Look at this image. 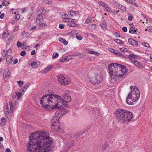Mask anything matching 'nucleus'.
I'll use <instances>...</instances> for the list:
<instances>
[{
    "instance_id": "c9c22d12",
    "label": "nucleus",
    "mask_w": 152,
    "mask_h": 152,
    "mask_svg": "<svg viewBox=\"0 0 152 152\" xmlns=\"http://www.w3.org/2000/svg\"><path fill=\"white\" fill-rule=\"evenodd\" d=\"M68 26L69 27H77L78 26L77 24L73 23L68 24Z\"/></svg>"
},
{
    "instance_id": "dca6fc26",
    "label": "nucleus",
    "mask_w": 152,
    "mask_h": 152,
    "mask_svg": "<svg viewBox=\"0 0 152 152\" xmlns=\"http://www.w3.org/2000/svg\"><path fill=\"white\" fill-rule=\"evenodd\" d=\"M128 42L132 45L136 46H137L138 45V42L132 38L129 39H128Z\"/></svg>"
},
{
    "instance_id": "49530a36",
    "label": "nucleus",
    "mask_w": 152,
    "mask_h": 152,
    "mask_svg": "<svg viewBox=\"0 0 152 152\" xmlns=\"http://www.w3.org/2000/svg\"><path fill=\"white\" fill-rule=\"evenodd\" d=\"M145 31H148L152 32V26H148L147 28L145 30Z\"/></svg>"
},
{
    "instance_id": "69168bd1",
    "label": "nucleus",
    "mask_w": 152,
    "mask_h": 152,
    "mask_svg": "<svg viewBox=\"0 0 152 152\" xmlns=\"http://www.w3.org/2000/svg\"><path fill=\"white\" fill-rule=\"evenodd\" d=\"M30 85L29 84H28L25 85L23 87L26 90L27 88L30 86Z\"/></svg>"
},
{
    "instance_id": "2eb2a0df",
    "label": "nucleus",
    "mask_w": 152,
    "mask_h": 152,
    "mask_svg": "<svg viewBox=\"0 0 152 152\" xmlns=\"http://www.w3.org/2000/svg\"><path fill=\"white\" fill-rule=\"evenodd\" d=\"M109 50L116 55L119 56H123V55H122L120 52L117 51L114 49L112 48H110L109 49Z\"/></svg>"
},
{
    "instance_id": "13d9d810",
    "label": "nucleus",
    "mask_w": 152,
    "mask_h": 152,
    "mask_svg": "<svg viewBox=\"0 0 152 152\" xmlns=\"http://www.w3.org/2000/svg\"><path fill=\"white\" fill-rule=\"evenodd\" d=\"M142 44L144 46L146 47H149V45L147 43L143 42L142 43Z\"/></svg>"
},
{
    "instance_id": "f704fd0d",
    "label": "nucleus",
    "mask_w": 152,
    "mask_h": 152,
    "mask_svg": "<svg viewBox=\"0 0 152 152\" xmlns=\"http://www.w3.org/2000/svg\"><path fill=\"white\" fill-rule=\"evenodd\" d=\"M66 21L68 22H76L77 20H73L71 18H67Z\"/></svg>"
},
{
    "instance_id": "39448f33",
    "label": "nucleus",
    "mask_w": 152,
    "mask_h": 152,
    "mask_svg": "<svg viewBox=\"0 0 152 152\" xmlns=\"http://www.w3.org/2000/svg\"><path fill=\"white\" fill-rule=\"evenodd\" d=\"M131 92L129 93L126 99V102L129 105L134 104V102L137 101L140 96V93L139 90L135 86H130Z\"/></svg>"
},
{
    "instance_id": "680f3d73",
    "label": "nucleus",
    "mask_w": 152,
    "mask_h": 152,
    "mask_svg": "<svg viewBox=\"0 0 152 152\" xmlns=\"http://www.w3.org/2000/svg\"><path fill=\"white\" fill-rule=\"evenodd\" d=\"M17 46L18 47H21L22 46V43L18 41L17 42Z\"/></svg>"
},
{
    "instance_id": "0eeeda50",
    "label": "nucleus",
    "mask_w": 152,
    "mask_h": 152,
    "mask_svg": "<svg viewBox=\"0 0 152 152\" xmlns=\"http://www.w3.org/2000/svg\"><path fill=\"white\" fill-rule=\"evenodd\" d=\"M70 93V91H65L64 92L62 96V98L59 96L61 98V100L59 101H57V103H61V105L59 107V108H60L61 107H63L64 105V102H69L71 101V97L69 95V93Z\"/></svg>"
},
{
    "instance_id": "423d86ee",
    "label": "nucleus",
    "mask_w": 152,
    "mask_h": 152,
    "mask_svg": "<svg viewBox=\"0 0 152 152\" xmlns=\"http://www.w3.org/2000/svg\"><path fill=\"white\" fill-rule=\"evenodd\" d=\"M70 93V91H65L64 92L62 96V98L59 96L61 98V100L59 101H57V103H61V105L59 107V108H60L61 107H63L64 105V102H69L71 101V97L69 95V93Z\"/></svg>"
},
{
    "instance_id": "bb28decb",
    "label": "nucleus",
    "mask_w": 152,
    "mask_h": 152,
    "mask_svg": "<svg viewBox=\"0 0 152 152\" xmlns=\"http://www.w3.org/2000/svg\"><path fill=\"white\" fill-rule=\"evenodd\" d=\"M46 12V9H44L43 8H42L40 9H39L38 11V13H40L41 14H44Z\"/></svg>"
},
{
    "instance_id": "c756f323",
    "label": "nucleus",
    "mask_w": 152,
    "mask_h": 152,
    "mask_svg": "<svg viewBox=\"0 0 152 152\" xmlns=\"http://www.w3.org/2000/svg\"><path fill=\"white\" fill-rule=\"evenodd\" d=\"M75 12L72 10H71L68 12V15L71 17L75 15Z\"/></svg>"
},
{
    "instance_id": "8fccbe9b",
    "label": "nucleus",
    "mask_w": 152,
    "mask_h": 152,
    "mask_svg": "<svg viewBox=\"0 0 152 152\" xmlns=\"http://www.w3.org/2000/svg\"><path fill=\"white\" fill-rule=\"evenodd\" d=\"M18 84L19 86L21 87L23 86L24 82L23 81L20 80L18 81Z\"/></svg>"
},
{
    "instance_id": "09e8293b",
    "label": "nucleus",
    "mask_w": 152,
    "mask_h": 152,
    "mask_svg": "<svg viewBox=\"0 0 152 152\" xmlns=\"http://www.w3.org/2000/svg\"><path fill=\"white\" fill-rule=\"evenodd\" d=\"M91 19L90 17H88V18L86 20L85 22L86 23H89L91 21Z\"/></svg>"
},
{
    "instance_id": "c03bdc74",
    "label": "nucleus",
    "mask_w": 152,
    "mask_h": 152,
    "mask_svg": "<svg viewBox=\"0 0 152 152\" xmlns=\"http://www.w3.org/2000/svg\"><path fill=\"white\" fill-rule=\"evenodd\" d=\"M81 135V134L79 132L73 135L72 136L73 137H79Z\"/></svg>"
},
{
    "instance_id": "37998d69",
    "label": "nucleus",
    "mask_w": 152,
    "mask_h": 152,
    "mask_svg": "<svg viewBox=\"0 0 152 152\" xmlns=\"http://www.w3.org/2000/svg\"><path fill=\"white\" fill-rule=\"evenodd\" d=\"M10 109L12 111H13V105L12 101H10L9 102Z\"/></svg>"
},
{
    "instance_id": "6e6d98bb",
    "label": "nucleus",
    "mask_w": 152,
    "mask_h": 152,
    "mask_svg": "<svg viewBox=\"0 0 152 152\" xmlns=\"http://www.w3.org/2000/svg\"><path fill=\"white\" fill-rule=\"evenodd\" d=\"M26 54V53L25 51H22L20 53V55L21 56H24Z\"/></svg>"
},
{
    "instance_id": "9b49d317",
    "label": "nucleus",
    "mask_w": 152,
    "mask_h": 152,
    "mask_svg": "<svg viewBox=\"0 0 152 152\" xmlns=\"http://www.w3.org/2000/svg\"><path fill=\"white\" fill-rule=\"evenodd\" d=\"M3 77L4 80L9 78L10 76V72L8 69H5L3 73Z\"/></svg>"
},
{
    "instance_id": "3c124183",
    "label": "nucleus",
    "mask_w": 152,
    "mask_h": 152,
    "mask_svg": "<svg viewBox=\"0 0 152 152\" xmlns=\"http://www.w3.org/2000/svg\"><path fill=\"white\" fill-rule=\"evenodd\" d=\"M120 50L121 51L123 52H126L127 51V49L125 48H120Z\"/></svg>"
},
{
    "instance_id": "393cba45",
    "label": "nucleus",
    "mask_w": 152,
    "mask_h": 152,
    "mask_svg": "<svg viewBox=\"0 0 152 152\" xmlns=\"http://www.w3.org/2000/svg\"><path fill=\"white\" fill-rule=\"evenodd\" d=\"M6 109L4 111V113L5 114V115L6 117H7V118H9L10 116H9V112L8 111V110H9V107L8 106H6Z\"/></svg>"
},
{
    "instance_id": "338daca9",
    "label": "nucleus",
    "mask_w": 152,
    "mask_h": 152,
    "mask_svg": "<svg viewBox=\"0 0 152 152\" xmlns=\"http://www.w3.org/2000/svg\"><path fill=\"white\" fill-rule=\"evenodd\" d=\"M59 27L61 29H63L64 28V26L63 24H59Z\"/></svg>"
},
{
    "instance_id": "f03ea898",
    "label": "nucleus",
    "mask_w": 152,
    "mask_h": 152,
    "mask_svg": "<svg viewBox=\"0 0 152 152\" xmlns=\"http://www.w3.org/2000/svg\"><path fill=\"white\" fill-rule=\"evenodd\" d=\"M59 96L57 95L47 94L45 95L40 99L41 105L45 109L49 107L52 108H59L61 105V103H57V101L61 100Z\"/></svg>"
},
{
    "instance_id": "0e129e2a",
    "label": "nucleus",
    "mask_w": 152,
    "mask_h": 152,
    "mask_svg": "<svg viewBox=\"0 0 152 152\" xmlns=\"http://www.w3.org/2000/svg\"><path fill=\"white\" fill-rule=\"evenodd\" d=\"M122 30L124 32H127V29L126 27H124L122 28Z\"/></svg>"
},
{
    "instance_id": "5701e85b",
    "label": "nucleus",
    "mask_w": 152,
    "mask_h": 152,
    "mask_svg": "<svg viewBox=\"0 0 152 152\" xmlns=\"http://www.w3.org/2000/svg\"><path fill=\"white\" fill-rule=\"evenodd\" d=\"M52 66H48L44 69L43 72V73H47L49 71L50 69H52Z\"/></svg>"
},
{
    "instance_id": "f8f14e48",
    "label": "nucleus",
    "mask_w": 152,
    "mask_h": 152,
    "mask_svg": "<svg viewBox=\"0 0 152 152\" xmlns=\"http://www.w3.org/2000/svg\"><path fill=\"white\" fill-rule=\"evenodd\" d=\"M64 147L67 150L70 148L73 145V142L72 141H68L64 143Z\"/></svg>"
},
{
    "instance_id": "473e14b6",
    "label": "nucleus",
    "mask_w": 152,
    "mask_h": 152,
    "mask_svg": "<svg viewBox=\"0 0 152 152\" xmlns=\"http://www.w3.org/2000/svg\"><path fill=\"white\" fill-rule=\"evenodd\" d=\"M61 112V113H62L63 115L64 114H66V113L68 112V110L66 109H64L63 108H62V109L60 110Z\"/></svg>"
},
{
    "instance_id": "72a5a7b5",
    "label": "nucleus",
    "mask_w": 152,
    "mask_h": 152,
    "mask_svg": "<svg viewBox=\"0 0 152 152\" xmlns=\"http://www.w3.org/2000/svg\"><path fill=\"white\" fill-rule=\"evenodd\" d=\"M100 26L104 30H105L107 28L106 25L104 23H102L100 24Z\"/></svg>"
},
{
    "instance_id": "5fc2aeb1",
    "label": "nucleus",
    "mask_w": 152,
    "mask_h": 152,
    "mask_svg": "<svg viewBox=\"0 0 152 152\" xmlns=\"http://www.w3.org/2000/svg\"><path fill=\"white\" fill-rule=\"evenodd\" d=\"M27 34L28 33L27 32L25 31H23L22 32L21 35L22 36L24 37L26 36Z\"/></svg>"
},
{
    "instance_id": "7c9ffc66",
    "label": "nucleus",
    "mask_w": 152,
    "mask_h": 152,
    "mask_svg": "<svg viewBox=\"0 0 152 152\" xmlns=\"http://www.w3.org/2000/svg\"><path fill=\"white\" fill-rule=\"evenodd\" d=\"M10 4L9 1L7 0H4L3 1L2 5L4 6H8Z\"/></svg>"
},
{
    "instance_id": "864d4df0",
    "label": "nucleus",
    "mask_w": 152,
    "mask_h": 152,
    "mask_svg": "<svg viewBox=\"0 0 152 152\" xmlns=\"http://www.w3.org/2000/svg\"><path fill=\"white\" fill-rule=\"evenodd\" d=\"M89 53L91 54H93L96 55L97 54V53L94 51H89L88 52Z\"/></svg>"
},
{
    "instance_id": "6e6552de",
    "label": "nucleus",
    "mask_w": 152,
    "mask_h": 152,
    "mask_svg": "<svg viewBox=\"0 0 152 152\" xmlns=\"http://www.w3.org/2000/svg\"><path fill=\"white\" fill-rule=\"evenodd\" d=\"M57 79L58 83L64 85H69L71 82L69 77L61 74L59 75Z\"/></svg>"
},
{
    "instance_id": "1a4fd4ad",
    "label": "nucleus",
    "mask_w": 152,
    "mask_h": 152,
    "mask_svg": "<svg viewBox=\"0 0 152 152\" xmlns=\"http://www.w3.org/2000/svg\"><path fill=\"white\" fill-rule=\"evenodd\" d=\"M103 80L102 76L99 74H96L94 77L89 78V81L94 85L99 84Z\"/></svg>"
},
{
    "instance_id": "20e7f679",
    "label": "nucleus",
    "mask_w": 152,
    "mask_h": 152,
    "mask_svg": "<svg viewBox=\"0 0 152 152\" xmlns=\"http://www.w3.org/2000/svg\"><path fill=\"white\" fill-rule=\"evenodd\" d=\"M115 116L118 122L121 124H127L129 122L133 117L131 112L125 110L120 109L116 111Z\"/></svg>"
},
{
    "instance_id": "e2e57ef3",
    "label": "nucleus",
    "mask_w": 152,
    "mask_h": 152,
    "mask_svg": "<svg viewBox=\"0 0 152 152\" xmlns=\"http://www.w3.org/2000/svg\"><path fill=\"white\" fill-rule=\"evenodd\" d=\"M130 16H129L128 18V19L130 21H131L132 20L133 16L131 15L130 14H129Z\"/></svg>"
},
{
    "instance_id": "a19ab883",
    "label": "nucleus",
    "mask_w": 152,
    "mask_h": 152,
    "mask_svg": "<svg viewBox=\"0 0 152 152\" xmlns=\"http://www.w3.org/2000/svg\"><path fill=\"white\" fill-rule=\"evenodd\" d=\"M94 110H95V115L96 116H99L100 114V113L99 110H98L96 108H95L94 109Z\"/></svg>"
},
{
    "instance_id": "4468645a",
    "label": "nucleus",
    "mask_w": 152,
    "mask_h": 152,
    "mask_svg": "<svg viewBox=\"0 0 152 152\" xmlns=\"http://www.w3.org/2000/svg\"><path fill=\"white\" fill-rule=\"evenodd\" d=\"M130 25V29L129 32L130 34H136L137 33L136 31L137 29H135L134 26L132 24L131 25L129 24Z\"/></svg>"
},
{
    "instance_id": "f257e3e1",
    "label": "nucleus",
    "mask_w": 152,
    "mask_h": 152,
    "mask_svg": "<svg viewBox=\"0 0 152 152\" xmlns=\"http://www.w3.org/2000/svg\"><path fill=\"white\" fill-rule=\"evenodd\" d=\"M29 137L28 152H50L54 148L53 141L49 140V134L45 132L33 133Z\"/></svg>"
},
{
    "instance_id": "aec40b11",
    "label": "nucleus",
    "mask_w": 152,
    "mask_h": 152,
    "mask_svg": "<svg viewBox=\"0 0 152 152\" xmlns=\"http://www.w3.org/2000/svg\"><path fill=\"white\" fill-rule=\"evenodd\" d=\"M132 62L134 65L140 68H143L142 66L140 64L138 61L137 60H135L133 61Z\"/></svg>"
},
{
    "instance_id": "a211bd4d",
    "label": "nucleus",
    "mask_w": 152,
    "mask_h": 152,
    "mask_svg": "<svg viewBox=\"0 0 152 152\" xmlns=\"http://www.w3.org/2000/svg\"><path fill=\"white\" fill-rule=\"evenodd\" d=\"M13 59V57L10 55H8L6 58V62L7 64H10L12 62Z\"/></svg>"
},
{
    "instance_id": "58836bf2",
    "label": "nucleus",
    "mask_w": 152,
    "mask_h": 152,
    "mask_svg": "<svg viewBox=\"0 0 152 152\" xmlns=\"http://www.w3.org/2000/svg\"><path fill=\"white\" fill-rule=\"evenodd\" d=\"M58 53H53V56H52V58L53 59H55L57 57H58Z\"/></svg>"
},
{
    "instance_id": "6ab92c4d",
    "label": "nucleus",
    "mask_w": 152,
    "mask_h": 152,
    "mask_svg": "<svg viewBox=\"0 0 152 152\" xmlns=\"http://www.w3.org/2000/svg\"><path fill=\"white\" fill-rule=\"evenodd\" d=\"M40 64V62L38 61H35L31 63V66H36L35 68L37 67Z\"/></svg>"
},
{
    "instance_id": "f3484780",
    "label": "nucleus",
    "mask_w": 152,
    "mask_h": 152,
    "mask_svg": "<svg viewBox=\"0 0 152 152\" xmlns=\"http://www.w3.org/2000/svg\"><path fill=\"white\" fill-rule=\"evenodd\" d=\"M63 115L62 113H61L60 110L57 111L55 113V116L54 117L58 118V119H59V118Z\"/></svg>"
},
{
    "instance_id": "ddd939ff",
    "label": "nucleus",
    "mask_w": 152,
    "mask_h": 152,
    "mask_svg": "<svg viewBox=\"0 0 152 152\" xmlns=\"http://www.w3.org/2000/svg\"><path fill=\"white\" fill-rule=\"evenodd\" d=\"M43 20L42 16L41 15L39 14L37 17L36 20V23L37 24H40L42 23Z\"/></svg>"
},
{
    "instance_id": "c85d7f7f",
    "label": "nucleus",
    "mask_w": 152,
    "mask_h": 152,
    "mask_svg": "<svg viewBox=\"0 0 152 152\" xmlns=\"http://www.w3.org/2000/svg\"><path fill=\"white\" fill-rule=\"evenodd\" d=\"M98 4L104 7V8L107 6V4L105 2L102 1H99L98 2Z\"/></svg>"
},
{
    "instance_id": "79ce46f5",
    "label": "nucleus",
    "mask_w": 152,
    "mask_h": 152,
    "mask_svg": "<svg viewBox=\"0 0 152 152\" xmlns=\"http://www.w3.org/2000/svg\"><path fill=\"white\" fill-rule=\"evenodd\" d=\"M39 26L40 28H44L47 25L45 23H41L40 24H39Z\"/></svg>"
},
{
    "instance_id": "bf43d9fd",
    "label": "nucleus",
    "mask_w": 152,
    "mask_h": 152,
    "mask_svg": "<svg viewBox=\"0 0 152 152\" xmlns=\"http://www.w3.org/2000/svg\"><path fill=\"white\" fill-rule=\"evenodd\" d=\"M20 18V15L19 14H17L15 15V19L16 20H18Z\"/></svg>"
},
{
    "instance_id": "2f4dec72",
    "label": "nucleus",
    "mask_w": 152,
    "mask_h": 152,
    "mask_svg": "<svg viewBox=\"0 0 152 152\" xmlns=\"http://www.w3.org/2000/svg\"><path fill=\"white\" fill-rule=\"evenodd\" d=\"M118 7L119 9L121 10H122L124 11H126V8L125 7H124L123 6H122L121 5H118Z\"/></svg>"
},
{
    "instance_id": "a878e982",
    "label": "nucleus",
    "mask_w": 152,
    "mask_h": 152,
    "mask_svg": "<svg viewBox=\"0 0 152 152\" xmlns=\"http://www.w3.org/2000/svg\"><path fill=\"white\" fill-rule=\"evenodd\" d=\"M59 40L60 42L65 45H67L68 44V42L66 41L64 39L62 38H59Z\"/></svg>"
},
{
    "instance_id": "774afa93",
    "label": "nucleus",
    "mask_w": 152,
    "mask_h": 152,
    "mask_svg": "<svg viewBox=\"0 0 152 152\" xmlns=\"http://www.w3.org/2000/svg\"><path fill=\"white\" fill-rule=\"evenodd\" d=\"M22 46H23L24 47H26V42H23L22 43Z\"/></svg>"
},
{
    "instance_id": "4c0bfd02",
    "label": "nucleus",
    "mask_w": 152,
    "mask_h": 152,
    "mask_svg": "<svg viewBox=\"0 0 152 152\" xmlns=\"http://www.w3.org/2000/svg\"><path fill=\"white\" fill-rule=\"evenodd\" d=\"M61 16L63 18L66 19L68 17V15L67 14L64 13H63L61 14Z\"/></svg>"
},
{
    "instance_id": "a18cd8bd",
    "label": "nucleus",
    "mask_w": 152,
    "mask_h": 152,
    "mask_svg": "<svg viewBox=\"0 0 152 152\" xmlns=\"http://www.w3.org/2000/svg\"><path fill=\"white\" fill-rule=\"evenodd\" d=\"M43 1L46 4H50L52 3L51 0H43Z\"/></svg>"
},
{
    "instance_id": "052dcab7",
    "label": "nucleus",
    "mask_w": 152,
    "mask_h": 152,
    "mask_svg": "<svg viewBox=\"0 0 152 152\" xmlns=\"http://www.w3.org/2000/svg\"><path fill=\"white\" fill-rule=\"evenodd\" d=\"M76 38L79 40H80L82 39V37L81 36L79 35H77L76 36Z\"/></svg>"
},
{
    "instance_id": "4d7b16f0",
    "label": "nucleus",
    "mask_w": 152,
    "mask_h": 152,
    "mask_svg": "<svg viewBox=\"0 0 152 152\" xmlns=\"http://www.w3.org/2000/svg\"><path fill=\"white\" fill-rule=\"evenodd\" d=\"M104 8L107 11L109 12L110 11L111 9L107 6H107L106 7Z\"/></svg>"
},
{
    "instance_id": "7ed1b4c3",
    "label": "nucleus",
    "mask_w": 152,
    "mask_h": 152,
    "mask_svg": "<svg viewBox=\"0 0 152 152\" xmlns=\"http://www.w3.org/2000/svg\"><path fill=\"white\" fill-rule=\"evenodd\" d=\"M108 70L111 79L114 81H116L118 77H122L127 71L124 65L116 63H112L109 65Z\"/></svg>"
},
{
    "instance_id": "de8ad7c7",
    "label": "nucleus",
    "mask_w": 152,
    "mask_h": 152,
    "mask_svg": "<svg viewBox=\"0 0 152 152\" xmlns=\"http://www.w3.org/2000/svg\"><path fill=\"white\" fill-rule=\"evenodd\" d=\"M8 32H4L2 36L4 38H7L8 37Z\"/></svg>"
},
{
    "instance_id": "b1692460",
    "label": "nucleus",
    "mask_w": 152,
    "mask_h": 152,
    "mask_svg": "<svg viewBox=\"0 0 152 152\" xmlns=\"http://www.w3.org/2000/svg\"><path fill=\"white\" fill-rule=\"evenodd\" d=\"M63 129V127L61 125V124L59 123L58 124L57 126H55V128H54L53 129H56V130H57L58 131H60Z\"/></svg>"
},
{
    "instance_id": "603ef678",
    "label": "nucleus",
    "mask_w": 152,
    "mask_h": 152,
    "mask_svg": "<svg viewBox=\"0 0 152 152\" xmlns=\"http://www.w3.org/2000/svg\"><path fill=\"white\" fill-rule=\"evenodd\" d=\"M129 3H130L134 5L136 7H138V4L135 2L132 1V0Z\"/></svg>"
},
{
    "instance_id": "9d476101",
    "label": "nucleus",
    "mask_w": 152,
    "mask_h": 152,
    "mask_svg": "<svg viewBox=\"0 0 152 152\" xmlns=\"http://www.w3.org/2000/svg\"><path fill=\"white\" fill-rule=\"evenodd\" d=\"M59 123V119L56 118L54 117H53L51 120V126L52 129L55 128V126H57Z\"/></svg>"
},
{
    "instance_id": "ea45409f",
    "label": "nucleus",
    "mask_w": 152,
    "mask_h": 152,
    "mask_svg": "<svg viewBox=\"0 0 152 152\" xmlns=\"http://www.w3.org/2000/svg\"><path fill=\"white\" fill-rule=\"evenodd\" d=\"M23 94H22V93L19 92L17 93V98L18 99H19L20 97L23 95Z\"/></svg>"
},
{
    "instance_id": "412c9836",
    "label": "nucleus",
    "mask_w": 152,
    "mask_h": 152,
    "mask_svg": "<svg viewBox=\"0 0 152 152\" xmlns=\"http://www.w3.org/2000/svg\"><path fill=\"white\" fill-rule=\"evenodd\" d=\"M137 57V56L135 55L129 54V58L132 62L135 61V60L134 59L135 58Z\"/></svg>"
},
{
    "instance_id": "cd10ccee",
    "label": "nucleus",
    "mask_w": 152,
    "mask_h": 152,
    "mask_svg": "<svg viewBox=\"0 0 152 152\" xmlns=\"http://www.w3.org/2000/svg\"><path fill=\"white\" fill-rule=\"evenodd\" d=\"M88 28L91 29H95L96 28V25L95 24H91L88 26Z\"/></svg>"
},
{
    "instance_id": "4be33fe9",
    "label": "nucleus",
    "mask_w": 152,
    "mask_h": 152,
    "mask_svg": "<svg viewBox=\"0 0 152 152\" xmlns=\"http://www.w3.org/2000/svg\"><path fill=\"white\" fill-rule=\"evenodd\" d=\"M70 58L69 56H66L65 58H61L59 59L60 61L61 62H64L67 61Z\"/></svg>"
},
{
    "instance_id": "e433bc0d",
    "label": "nucleus",
    "mask_w": 152,
    "mask_h": 152,
    "mask_svg": "<svg viewBox=\"0 0 152 152\" xmlns=\"http://www.w3.org/2000/svg\"><path fill=\"white\" fill-rule=\"evenodd\" d=\"M114 41L116 42V43L121 44L123 43L122 41L120 39H115L114 40Z\"/></svg>"
}]
</instances>
